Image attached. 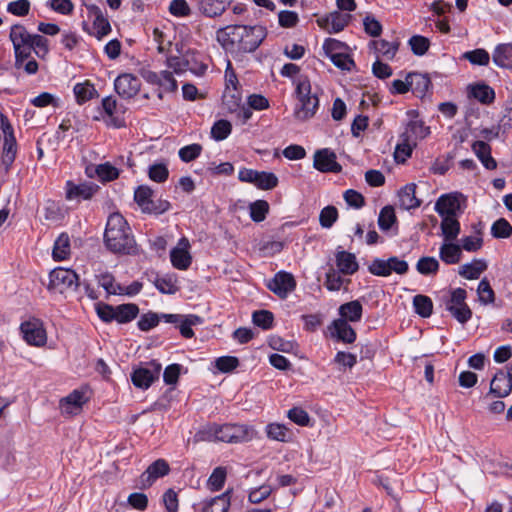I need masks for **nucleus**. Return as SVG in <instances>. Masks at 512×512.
<instances>
[{"instance_id":"nucleus-21","label":"nucleus","mask_w":512,"mask_h":512,"mask_svg":"<svg viewBox=\"0 0 512 512\" xmlns=\"http://www.w3.org/2000/svg\"><path fill=\"white\" fill-rule=\"evenodd\" d=\"M461 195L447 194L442 195L435 204L436 212L442 217L456 216L461 209Z\"/></svg>"},{"instance_id":"nucleus-64","label":"nucleus","mask_w":512,"mask_h":512,"mask_svg":"<svg viewBox=\"0 0 512 512\" xmlns=\"http://www.w3.org/2000/svg\"><path fill=\"white\" fill-rule=\"evenodd\" d=\"M375 51L387 58H392L397 50V45L386 40L380 39L373 41Z\"/></svg>"},{"instance_id":"nucleus-13","label":"nucleus","mask_w":512,"mask_h":512,"mask_svg":"<svg viewBox=\"0 0 512 512\" xmlns=\"http://www.w3.org/2000/svg\"><path fill=\"white\" fill-rule=\"evenodd\" d=\"M161 371V365L156 362H150L147 367H140L133 371L131 380L134 386L140 389H148L151 384L158 379Z\"/></svg>"},{"instance_id":"nucleus-60","label":"nucleus","mask_w":512,"mask_h":512,"mask_svg":"<svg viewBox=\"0 0 512 512\" xmlns=\"http://www.w3.org/2000/svg\"><path fill=\"white\" fill-rule=\"evenodd\" d=\"M464 58L472 64L486 66L489 63L490 55L485 49H475L466 52Z\"/></svg>"},{"instance_id":"nucleus-49","label":"nucleus","mask_w":512,"mask_h":512,"mask_svg":"<svg viewBox=\"0 0 512 512\" xmlns=\"http://www.w3.org/2000/svg\"><path fill=\"white\" fill-rule=\"evenodd\" d=\"M249 211L254 222H261L269 212V204L265 200H257L249 205Z\"/></svg>"},{"instance_id":"nucleus-45","label":"nucleus","mask_w":512,"mask_h":512,"mask_svg":"<svg viewBox=\"0 0 512 512\" xmlns=\"http://www.w3.org/2000/svg\"><path fill=\"white\" fill-rule=\"evenodd\" d=\"M160 92L158 93V97L162 98V93H170L175 92L177 90V81L173 77V73L171 71L163 70L160 72V82H159Z\"/></svg>"},{"instance_id":"nucleus-4","label":"nucleus","mask_w":512,"mask_h":512,"mask_svg":"<svg viewBox=\"0 0 512 512\" xmlns=\"http://www.w3.org/2000/svg\"><path fill=\"white\" fill-rule=\"evenodd\" d=\"M296 94L295 119L304 122L314 117L319 107V99L316 94H312L311 83L307 77L299 79L296 86Z\"/></svg>"},{"instance_id":"nucleus-8","label":"nucleus","mask_w":512,"mask_h":512,"mask_svg":"<svg viewBox=\"0 0 512 512\" xmlns=\"http://www.w3.org/2000/svg\"><path fill=\"white\" fill-rule=\"evenodd\" d=\"M466 291L457 288L452 291L450 299L446 302V309L460 323H466L472 316V312L465 303Z\"/></svg>"},{"instance_id":"nucleus-7","label":"nucleus","mask_w":512,"mask_h":512,"mask_svg":"<svg viewBox=\"0 0 512 512\" xmlns=\"http://www.w3.org/2000/svg\"><path fill=\"white\" fill-rule=\"evenodd\" d=\"M10 40L14 47L15 65H19L22 63L23 57H30L31 55L33 35H31L24 26L14 25L10 30Z\"/></svg>"},{"instance_id":"nucleus-23","label":"nucleus","mask_w":512,"mask_h":512,"mask_svg":"<svg viewBox=\"0 0 512 512\" xmlns=\"http://www.w3.org/2000/svg\"><path fill=\"white\" fill-rule=\"evenodd\" d=\"M87 10L89 17L93 18L94 35L101 39L111 32V25L107 18L103 15L101 9L96 5H88Z\"/></svg>"},{"instance_id":"nucleus-10","label":"nucleus","mask_w":512,"mask_h":512,"mask_svg":"<svg viewBox=\"0 0 512 512\" xmlns=\"http://www.w3.org/2000/svg\"><path fill=\"white\" fill-rule=\"evenodd\" d=\"M369 271L376 276H389L392 272L405 274L408 271V263L397 257H390L387 260L374 259L369 266Z\"/></svg>"},{"instance_id":"nucleus-6","label":"nucleus","mask_w":512,"mask_h":512,"mask_svg":"<svg viewBox=\"0 0 512 512\" xmlns=\"http://www.w3.org/2000/svg\"><path fill=\"white\" fill-rule=\"evenodd\" d=\"M152 197L153 190L147 185H140L134 192V200L144 213L159 215L170 209L167 200L153 201Z\"/></svg>"},{"instance_id":"nucleus-25","label":"nucleus","mask_w":512,"mask_h":512,"mask_svg":"<svg viewBox=\"0 0 512 512\" xmlns=\"http://www.w3.org/2000/svg\"><path fill=\"white\" fill-rule=\"evenodd\" d=\"M492 60L499 68L512 69V43L498 44L493 50Z\"/></svg>"},{"instance_id":"nucleus-39","label":"nucleus","mask_w":512,"mask_h":512,"mask_svg":"<svg viewBox=\"0 0 512 512\" xmlns=\"http://www.w3.org/2000/svg\"><path fill=\"white\" fill-rule=\"evenodd\" d=\"M17 153V143L14 136H8L4 138L3 152H2V163L8 170L13 164Z\"/></svg>"},{"instance_id":"nucleus-62","label":"nucleus","mask_w":512,"mask_h":512,"mask_svg":"<svg viewBox=\"0 0 512 512\" xmlns=\"http://www.w3.org/2000/svg\"><path fill=\"white\" fill-rule=\"evenodd\" d=\"M98 282L109 294H122L124 292L123 287L115 283L113 276L109 274L101 275Z\"/></svg>"},{"instance_id":"nucleus-55","label":"nucleus","mask_w":512,"mask_h":512,"mask_svg":"<svg viewBox=\"0 0 512 512\" xmlns=\"http://www.w3.org/2000/svg\"><path fill=\"white\" fill-rule=\"evenodd\" d=\"M395 221L396 215L394 208L392 206L383 207L378 218L379 227L384 231L389 230Z\"/></svg>"},{"instance_id":"nucleus-48","label":"nucleus","mask_w":512,"mask_h":512,"mask_svg":"<svg viewBox=\"0 0 512 512\" xmlns=\"http://www.w3.org/2000/svg\"><path fill=\"white\" fill-rule=\"evenodd\" d=\"M471 95L483 104L491 103L495 97L493 89L485 84L472 86Z\"/></svg>"},{"instance_id":"nucleus-56","label":"nucleus","mask_w":512,"mask_h":512,"mask_svg":"<svg viewBox=\"0 0 512 512\" xmlns=\"http://www.w3.org/2000/svg\"><path fill=\"white\" fill-rule=\"evenodd\" d=\"M168 10L175 17H189L192 13V9L186 0H172Z\"/></svg>"},{"instance_id":"nucleus-43","label":"nucleus","mask_w":512,"mask_h":512,"mask_svg":"<svg viewBox=\"0 0 512 512\" xmlns=\"http://www.w3.org/2000/svg\"><path fill=\"white\" fill-rule=\"evenodd\" d=\"M223 104L230 113L239 110V106L242 104V96L238 88H225Z\"/></svg>"},{"instance_id":"nucleus-12","label":"nucleus","mask_w":512,"mask_h":512,"mask_svg":"<svg viewBox=\"0 0 512 512\" xmlns=\"http://www.w3.org/2000/svg\"><path fill=\"white\" fill-rule=\"evenodd\" d=\"M87 401L88 398L84 391L78 389L73 390L59 401L60 413L65 417L78 415Z\"/></svg>"},{"instance_id":"nucleus-34","label":"nucleus","mask_w":512,"mask_h":512,"mask_svg":"<svg viewBox=\"0 0 512 512\" xmlns=\"http://www.w3.org/2000/svg\"><path fill=\"white\" fill-rule=\"evenodd\" d=\"M167 67L172 70V73L182 74L188 69L193 71L196 74H203L206 70V66L201 65L198 69L190 68L189 62L186 59H182L178 56H170L167 58Z\"/></svg>"},{"instance_id":"nucleus-16","label":"nucleus","mask_w":512,"mask_h":512,"mask_svg":"<svg viewBox=\"0 0 512 512\" xmlns=\"http://www.w3.org/2000/svg\"><path fill=\"white\" fill-rule=\"evenodd\" d=\"M114 87L121 97L132 98L139 92L141 81L131 73H124L115 79Z\"/></svg>"},{"instance_id":"nucleus-17","label":"nucleus","mask_w":512,"mask_h":512,"mask_svg":"<svg viewBox=\"0 0 512 512\" xmlns=\"http://www.w3.org/2000/svg\"><path fill=\"white\" fill-rule=\"evenodd\" d=\"M190 243L185 237H182L176 247L170 252L172 265L179 270H187L192 263V256L189 252Z\"/></svg>"},{"instance_id":"nucleus-37","label":"nucleus","mask_w":512,"mask_h":512,"mask_svg":"<svg viewBox=\"0 0 512 512\" xmlns=\"http://www.w3.org/2000/svg\"><path fill=\"white\" fill-rule=\"evenodd\" d=\"M266 435L269 439L288 442L291 439V432L288 427L280 423H270L265 428Z\"/></svg>"},{"instance_id":"nucleus-33","label":"nucleus","mask_w":512,"mask_h":512,"mask_svg":"<svg viewBox=\"0 0 512 512\" xmlns=\"http://www.w3.org/2000/svg\"><path fill=\"white\" fill-rule=\"evenodd\" d=\"M332 335L345 343H352L356 339L354 329L345 320L338 319L333 322Z\"/></svg>"},{"instance_id":"nucleus-44","label":"nucleus","mask_w":512,"mask_h":512,"mask_svg":"<svg viewBox=\"0 0 512 512\" xmlns=\"http://www.w3.org/2000/svg\"><path fill=\"white\" fill-rule=\"evenodd\" d=\"M278 184L277 176L272 172L257 171L254 185L262 190H271Z\"/></svg>"},{"instance_id":"nucleus-26","label":"nucleus","mask_w":512,"mask_h":512,"mask_svg":"<svg viewBox=\"0 0 512 512\" xmlns=\"http://www.w3.org/2000/svg\"><path fill=\"white\" fill-rule=\"evenodd\" d=\"M512 391V378L505 372H498L490 383V392L498 397H506Z\"/></svg>"},{"instance_id":"nucleus-28","label":"nucleus","mask_w":512,"mask_h":512,"mask_svg":"<svg viewBox=\"0 0 512 512\" xmlns=\"http://www.w3.org/2000/svg\"><path fill=\"white\" fill-rule=\"evenodd\" d=\"M472 150L486 169H496L497 162L491 156V147L489 144L484 141H475L472 144Z\"/></svg>"},{"instance_id":"nucleus-40","label":"nucleus","mask_w":512,"mask_h":512,"mask_svg":"<svg viewBox=\"0 0 512 512\" xmlns=\"http://www.w3.org/2000/svg\"><path fill=\"white\" fill-rule=\"evenodd\" d=\"M230 507V499L227 493L214 497L205 502L202 512H227Z\"/></svg>"},{"instance_id":"nucleus-59","label":"nucleus","mask_w":512,"mask_h":512,"mask_svg":"<svg viewBox=\"0 0 512 512\" xmlns=\"http://www.w3.org/2000/svg\"><path fill=\"white\" fill-rule=\"evenodd\" d=\"M148 176L152 181L162 183L167 180L169 170L163 163L153 164L149 167Z\"/></svg>"},{"instance_id":"nucleus-2","label":"nucleus","mask_w":512,"mask_h":512,"mask_svg":"<svg viewBox=\"0 0 512 512\" xmlns=\"http://www.w3.org/2000/svg\"><path fill=\"white\" fill-rule=\"evenodd\" d=\"M106 247L113 253L132 254L136 250L135 239L125 218L112 213L107 220L104 233Z\"/></svg>"},{"instance_id":"nucleus-57","label":"nucleus","mask_w":512,"mask_h":512,"mask_svg":"<svg viewBox=\"0 0 512 512\" xmlns=\"http://www.w3.org/2000/svg\"><path fill=\"white\" fill-rule=\"evenodd\" d=\"M409 45L415 55L422 56L428 51L430 41L424 36L414 35L409 39Z\"/></svg>"},{"instance_id":"nucleus-31","label":"nucleus","mask_w":512,"mask_h":512,"mask_svg":"<svg viewBox=\"0 0 512 512\" xmlns=\"http://www.w3.org/2000/svg\"><path fill=\"white\" fill-rule=\"evenodd\" d=\"M336 265L340 273L352 275L358 270L356 257L346 251H340L336 254Z\"/></svg>"},{"instance_id":"nucleus-11","label":"nucleus","mask_w":512,"mask_h":512,"mask_svg":"<svg viewBox=\"0 0 512 512\" xmlns=\"http://www.w3.org/2000/svg\"><path fill=\"white\" fill-rule=\"evenodd\" d=\"M21 332L24 340L32 346L42 347L47 342V334L44 325L39 319H30L21 324Z\"/></svg>"},{"instance_id":"nucleus-46","label":"nucleus","mask_w":512,"mask_h":512,"mask_svg":"<svg viewBox=\"0 0 512 512\" xmlns=\"http://www.w3.org/2000/svg\"><path fill=\"white\" fill-rule=\"evenodd\" d=\"M416 269L422 275H435L439 270V261L434 257H421L416 264Z\"/></svg>"},{"instance_id":"nucleus-30","label":"nucleus","mask_w":512,"mask_h":512,"mask_svg":"<svg viewBox=\"0 0 512 512\" xmlns=\"http://www.w3.org/2000/svg\"><path fill=\"white\" fill-rule=\"evenodd\" d=\"M399 203L403 209L409 210L420 206L421 201L416 197V185L407 184L398 193Z\"/></svg>"},{"instance_id":"nucleus-24","label":"nucleus","mask_w":512,"mask_h":512,"mask_svg":"<svg viewBox=\"0 0 512 512\" xmlns=\"http://www.w3.org/2000/svg\"><path fill=\"white\" fill-rule=\"evenodd\" d=\"M94 194V188L88 184L76 185L72 181H67L65 188V197L69 201L88 200Z\"/></svg>"},{"instance_id":"nucleus-19","label":"nucleus","mask_w":512,"mask_h":512,"mask_svg":"<svg viewBox=\"0 0 512 512\" xmlns=\"http://www.w3.org/2000/svg\"><path fill=\"white\" fill-rule=\"evenodd\" d=\"M102 108L106 115L105 122L109 126L120 128L125 125L123 110L117 105L116 100L109 96L102 100Z\"/></svg>"},{"instance_id":"nucleus-41","label":"nucleus","mask_w":512,"mask_h":512,"mask_svg":"<svg viewBox=\"0 0 512 512\" xmlns=\"http://www.w3.org/2000/svg\"><path fill=\"white\" fill-rule=\"evenodd\" d=\"M115 320L119 323H127L132 321L139 313L136 304L128 303L115 306Z\"/></svg>"},{"instance_id":"nucleus-5","label":"nucleus","mask_w":512,"mask_h":512,"mask_svg":"<svg viewBox=\"0 0 512 512\" xmlns=\"http://www.w3.org/2000/svg\"><path fill=\"white\" fill-rule=\"evenodd\" d=\"M79 286L78 276L71 269L55 268L49 275L48 289L54 293L64 294L75 291Z\"/></svg>"},{"instance_id":"nucleus-61","label":"nucleus","mask_w":512,"mask_h":512,"mask_svg":"<svg viewBox=\"0 0 512 512\" xmlns=\"http://www.w3.org/2000/svg\"><path fill=\"white\" fill-rule=\"evenodd\" d=\"M416 147L415 144H412L408 141H403L400 139L399 143L396 145L395 148V160L397 162H405L407 158H409L412 154L413 149Z\"/></svg>"},{"instance_id":"nucleus-15","label":"nucleus","mask_w":512,"mask_h":512,"mask_svg":"<svg viewBox=\"0 0 512 512\" xmlns=\"http://www.w3.org/2000/svg\"><path fill=\"white\" fill-rule=\"evenodd\" d=\"M267 287L274 294L284 299L295 289L296 281L292 274L281 271L275 274L273 279L268 282Z\"/></svg>"},{"instance_id":"nucleus-53","label":"nucleus","mask_w":512,"mask_h":512,"mask_svg":"<svg viewBox=\"0 0 512 512\" xmlns=\"http://www.w3.org/2000/svg\"><path fill=\"white\" fill-rule=\"evenodd\" d=\"M232 130V125L229 121L221 119L214 123L211 128V135L216 141L226 139Z\"/></svg>"},{"instance_id":"nucleus-54","label":"nucleus","mask_w":512,"mask_h":512,"mask_svg":"<svg viewBox=\"0 0 512 512\" xmlns=\"http://www.w3.org/2000/svg\"><path fill=\"white\" fill-rule=\"evenodd\" d=\"M415 311L422 317H429L432 313L433 304L429 297L416 295L413 299Z\"/></svg>"},{"instance_id":"nucleus-35","label":"nucleus","mask_w":512,"mask_h":512,"mask_svg":"<svg viewBox=\"0 0 512 512\" xmlns=\"http://www.w3.org/2000/svg\"><path fill=\"white\" fill-rule=\"evenodd\" d=\"M71 252L70 238L67 233H61L55 240L52 255L57 261L65 260Z\"/></svg>"},{"instance_id":"nucleus-20","label":"nucleus","mask_w":512,"mask_h":512,"mask_svg":"<svg viewBox=\"0 0 512 512\" xmlns=\"http://www.w3.org/2000/svg\"><path fill=\"white\" fill-rule=\"evenodd\" d=\"M314 167L321 172H340L341 165L336 161V155L329 149H322L314 155Z\"/></svg>"},{"instance_id":"nucleus-36","label":"nucleus","mask_w":512,"mask_h":512,"mask_svg":"<svg viewBox=\"0 0 512 512\" xmlns=\"http://www.w3.org/2000/svg\"><path fill=\"white\" fill-rule=\"evenodd\" d=\"M440 227L444 241H455L460 234V223L456 216L442 218Z\"/></svg>"},{"instance_id":"nucleus-29","label":"nucleus","mask_w":512,"mask_h":512,"mask_svg":"<svg viewBox=\"0 0 512 512\" xmlns=\"http://www.w3.org/2000/svg\"><path fill=\"white\" fill-rule=\"evenodd\" d=\"M487 269V263L483 259H474L470 263H465L459 267L458 274L468 280L478 279Z\"/></svg>"},{"instance_id":"nucleus-22","label":"nucleus","mask_w":512,"mask_h":512,"mask_svg":"<svg viewBox=\"0 0 512 512\" xmlns=\"http://www.w3.org/2000/svg\"><path fill=\"white\" fill-rule=\"evenodd\" d=\"M231 0H198L199 12L208 18L220 17L230 6Z\"/></svg>"},{"instance_id":"nucleus-47","label":"nucleus","mask_w":512,"mask_h":512,"mask_svg":"<svg viewBox=\"0 0 512 512\" xmlns=\"http://www.w3.org/2000/svg\"><path fill=\"white\" fill-rule=\"evenodd\" d=\"M201 323L202 319L197 315L183 316L178 322L181 335L185 338H192L194 336L192 326Z\"/></svg>"},{"instance_id":"nucleus-58","label":"nucleus","mask_w":512,"mask_h":512,"mask_svg":"<svg viewBox=\"0 0 512 512\" xmlns=\"http://www.w3.org/2000/svg\"><path fill=\"white\" fill-rule=\"evenodd\" d=\"M338 219V211L334 206L324 207L319 215V222L323 228H331Z\"/></svg>"},{"instance_id":"nucleus-1","label":"nucleus","mask_w":512,"mask_h":512,"mask_svg":"<svg viewBox=\"0 0 512 512\" xmlns=\"http://www.w3.org/2000/svg\"><path fill=\"white\" fill-rule=\"evenodd\" d=\"M267 36L261 25H228L216 32V39L222 48L234 55L254 52Z\"/></svg>"},{"instance_id":"nucleus-14","label":"nucleus","mask_w":512,"mask_h":512,"mask_svg":"<svg viewBox=\"0 0 512 512\" xmlns=\"http://www.w3.org/2000/svg\"><path fill=\"white\" fill-rule=\"evenodd\" d=\"M169 472L170 466L168 462L165 459H157L141 474L139 478L140 487H150L158 478L166 476Z\"/></svg>"},{"instance_id":"nucleus-63","label":"nucleus","mask_w":512,"mask_h":512,"mask_svg":"<svg viewBox=\"0 0 512 512\" xmlns=\"http://www.w3.org/2000/svg\"><path fill=\"white\" fill-rule=\"evenodd\" d=\"M98 177L103 181H112L119 176V170L110 163L100 164L96 168Z\"/></svg>"},{"instance_id":"nucleus-27","label":"nucleus","mask_w":512,"mask_h":512,"mask_svg":"<svg viewBox=\"0 0 512 512\" xmlns=\"http://www.w3.org/2000/svg\"><path fill=\"white\" fill-rule=\"evenodd\" d=\"M439 258L446 264H457L462 258V249L454 241H443L439 248Z\"/></svg>"},{"instance_id":"nucleus-52","label":"nucleus","mask_w":512,"mask_h":512,"mask_svg":"<svg viewBox=\"0 0 512 512\" xmlns=\"http://www.w3.org/2000/svg\"><path fill=\"white\" fill-rule=\"evenodd\" d=\"M491 234L495 238H509L512 235V226L506 219L500 218L492 224Z\"/></svg>"},{"instance_id":"nucleus-32","label":"nucleus","mask_w":512,"mask_h":512,"mask_svg":"<svg viewBox=\"0 0 512 512\" xmlns=\"http://www.w3.org/2000/svg\"><path fill=\"white\" fill-rule=\"evenodd\" d=\"M362 312V305L357 300L347 302L339 307V314L341 316L340 320H345L346 322L360 321L362 318Z\"/></svg>"},{"instance_id":"nucleus-38","label":"nucleus","mask_w":512,"mask_h":512,"mask_svg":"<svg viewBox=\"0 0 512 512\" xmlns=\"http://www.w3.org/2000/svg\"><path fill=\"white\" fill-rule=\"evenodd\" d=\"M73 92L76 97L77 103L80 105L97 96V90L88 81L83 83H77L74 86Z\"/></svg>"},{"instance_id":"nucleus-3","label":"nucleus","mask_w":512,"mask_h":512,"mask_svg":"<svg viewBox=\"0 0 512 512\" xmlns=\"http://www.w3.org/2000/svg\"><path fill=\"white\" fill-rule=\"evenodd\" d=\"M254 436V429L246 425L212 424L198 431L194 438L196 442L221 441L227 443H238L251 440Z\"/></svg>"},{"instance_id":"nucleus-50","label":"nucleus","mask_w":512,"mask_h":512,"mask_svg":"<svg viewBox=\"0 0 512 512\" xmlns=\"http://www.w3.org/2000/svg\"><path fill=\"white\" fill-rule=\"evenodd\" d=\"M483 246L481 231L476 230L474 235L466 236L461 239V249L468 252H476Z\"/></svg>"},{"instance_id":"nucleus-51","label":"nucleus","mask_w":512,"mask_h":512,"mask_svg":"<svg viewBox=\"0 0 512 512\" xmlns=\"http://www.w3.org/2000/svg\"><path fill=\"white\" fill-rule=\"evenodd\" d=\"M227 471L224 467H216L210 475L207 486L212 491H219L226 480Z\"/></svg>"},{"instance_id":"nucleus-42","label":"nucleus","mask_w":512,"mask_h":512,"mask_svg":"<svg viewBox=\"0 0 512 512\" xmlns=\"http://www.w3.org/2000/svg\"><path fill=\"white\" fill-rule=\"evenodd\" d=\"M43 218L50 223H57L64 218V211L61 206L54 201H47L42 210Z\"/></svg>"},{"instance_id":"nucleus-18","label":"nucleus","mask_w":512,"mask_h":512,"mask_svg":"<svg viewBox=\"0 0 512 512\" xmlns=\"http://www.w3.org/2000/svg\"><path fill=\"white\" fill-rule=\"evenodd\" d=\"M350 20V14L334 11L326 16L318 18L317 23L328 33H338L348 25Z\"/></svg>"},{"instance_id":"nucleus-9","label":"nucleus","mask_w":512,"mask_h":512,"mask_svg":"<svg viewBox=\"0 0 512 512\" xmlns=\"http://www.w3.org/2000/svg\"><path fill=\"white\" fill-rule=\"evenodd\" d=\"M407 116L410 120L407 122L399 138L417 145L418 141L425 139L430 134V128L417 118L414 110L408 111Z\"/></svg>"}]
</instances>
